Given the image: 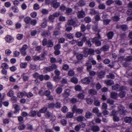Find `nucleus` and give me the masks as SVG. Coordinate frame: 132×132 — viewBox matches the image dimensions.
I'll use <instances>...</instances> for the list:
<instances>
[{
	"mask_svg": "<svg viewBox=\"0 0 132 132\" xmlns=\"http://www.w3.org/2000/svg\"><path fill=\"white\" fill-rule=\"evenodd\" d=\"M92 41L94 43H95V45L96 46H100L101 45V42L98 40L97 37H94L92 39Z\"/></svg>",
	"mask_w": 132,
	"mask_h": 132,
	"instance_id": "nucleus-9",
	"label": "nucleus"
},
{
	"mask_svg": "<svg viewBox=\"0 0 132 132\" xmlns=\"http://www.w3.org/2000/svg\"><path fill=\"white\" fill-rule=\"evenodd\" d=\"M98 8L100 9H105V5L103 4H101L99 5Z\"/></svg>",
	"mask_w": 132,
	"mask_h": 132,
	"instance_id": "nucleus-48",
	"label": "nucleus"
},
{
	"mask_svg": "<svg viewBox=\"0 0 132 132\" xmlns=\"http://www.w3.org/2000/svg\"><path fill=\"white\" fill-rule=\"evenodd\" d=\"M109 48V46L108 45H106L103 46L102 48L100 49L101 51H108Z\"/></svg>",
	"mask_w": 132,
	"mask_h": 132,
	"instance_id": "nucleus-19",
	"label": "nucleus"
},
{
	"mask_svg": "<svg viewBox=\"0 0 132 132\" xmlns=\"http://www.w3.org/2000/svg\"><path fill=\"white\" fill-rule=\"evenodd\" d=\"M47 87L50 89H52L53 88V86L52 84L50 82H48L47 83Z\"/></svg>",
	"mask_w": 132,
	"mask_h": 132,
	"instance_id": "nucleus-42",
	"label": "nucleus"
},
{
	"mask_svg": "<svg viewBox=\"0 0 132 132\" xmlns=\"http://www.w3.org/2000/svg\"><path fill=\"white\" fill-rule=\"evenodd\" d=\"M46 54L45 53H44L41 54L39 56H40V60H44L45 58V55Z\"/></svg>",
	"mask_w": 132,
	"mask_h": 132,
	"instance_id": "nucleus-50",
	"label": "nucleus"
},
{
	"mask_svg": "<svg viewBox=\"0 0 132 132\" xmlns=\"http://www.w3.org/2000/svg\"><path fill=\"white\" fill-rule=\"evenodd\" d=\"M91 19L89 17H86L85 18L84 21L86 23H88L91 21Z\"/></svg>",
	"mask_w": 132,
	"mask_h": 132,
	"instance_id": "nucleus-45",
	"label": "nucleus"
},
{
	"mask_svg": "<svg viewBox=\"0 0 132 132\" xmlns=\"http://www.w3.org/2000/svg\"><path fill=\"white\" fill-rule=\"evenodd\" d=\"M113 121L115 122L118 121L119 120V118L116 115H113Z\"/></svg>",
	"mask_w": 132,
	"mask_h": 132,
	"instance_id": "nucleus-47",
	"label": "nucleus"
},
{
	"mask_svg": "<svg viewBox=\"0 0 132 132\" xmlns=\"http://www.w3.org/2000/svg\"><path fill=\"white\" fill-rule=\"evenodd\" d=\"M48 41L47 40V39L46 38H44L42 41V45L43 46L46 45Z\"/></svg>",
	"mask_w": 132,
	"mask_h": 132,
	"instance_id": "nucleus-56",
	"label": "nucleus"
},
{
	"mask_svg": "<svg viewBox=\"0 0 132 132\" xmlns=\"http://www.w3.org/2000/svg\"><path fill=\"white\" fill-rule=\"evenodd\" d=\"M21 77L22 78L23 80L24 81L28 80L29 76L27 73H23L21 75Z\"/></svg>",
	"mask_w": 132,
	"mask_h": 132,
	"instance_id": "nucleus-12",
	"label": "nucleus"
},
{
	"mask_svg": "<svg viewBox=\"0 0 132 132\" xmlns=\"http://www.w3.org/2000/svg\"><path fill=\"white\" fill-rule=\"evenodd\" d=\"M85 119V117L82 116H79L77 117L76 118L77 120L79 122L82 121Z\"/></svg>",
	"mask_w": 132,
	"mask_h": 132,
	"instance_id": "nucleus-22",
	"label": "nucleus"
},
{
	"mask_svg": "<svg viewBox=\"0 0 132 132\" xmlns=\"http://www.w3.org/2000/svg\"><path fill=\"white\" fill-rule=\"evenodd\" d=\"M85 93L83 92L77 95V97L79 99H83L85 96Z\"/></svg>",
	"mask_w": 132,
	"mask_h": 132,
	"instance_id": "nucleus-26",
	"label": "nucleus"
},
{
	"mask_svg": "<svg viewBox=\"0 0 132 132\" xmlns=\"http://www.w3.org/2000/svg\"><path fill=\"white\" fill-rule=\"evenodd\" d=\"M62 91V88L60 87H58L56 90V91L57 93L60 94L61 93Z\"/></svg>",
	"mask_w": 132,
	"mask_h": 132,
	"instance_id": "nucleus-37",
	"label": "nucleus"
},
{
	"mask_svg": "<svg viewBox=\"0 0 132 132\" xmlns=\"http://www.w3.org/2000/svg\"><path fill=\"white\" fill-rule=\"evenodd\" d=\"M26 127V126L24 124H22L20 125L18 128V129L20 130H22L24 129Z\"/></svg>",
	"mask_w": 132,
	"mask_h": 132,
	"instance_id": "nucleus-53",
	"label": "nucleus"
},
{
	"mask_svg": "<svg viewBox=\"0 0 132 132\" xmlns=\"http://www.w3.org/2000/svg\"><path fill=\"white\" fill-rule=\"evenodd\" d=\"M51 93L50 91L48 90H46L44 92V95L46 96H48Z\"/></svg>",
	"mask_w": 132,
	"mask_h": 132,
	"instance_id": "nucleus-57",
	"label": "nucleus"
},
{
	"mask_svg": "<svg viewBox=\"0 0 132 132\" xmlns=\"http://www.w3.org/2000/svg\"><path fill=\"white\" fill-rule=\"evenodd\" d=\"M71 81L74 84H76L78 83V79L76 77H73L71 79Z\"/></svg>",
	"mask_w": 132,
	"mask_h": 132,
	"instance_id": "nucleus-29",
	"label": "nucleus"
},
{
	"mask_svg": "<svg viewBox=\"0 0 132 132\" xmlns=\"http://www.w3.org/2000/svg\"><path fill=\"white\" fill-rule=\"evenodd\" d=\"M44 69L45 70L48 72H50L52 70V69L51 66L45 68Z\"/></svg>",
	"mask_w": 132,
	"mask_h": 132,
	"instance_id": "nucleus-51",
	"label": "nucleus"
},
{
	"mask_svg": "<svg viewBox=\"0 0 132 132\" xmlns=\"http://www.w3.org/2000/svg\"><path fill=\"white\" fill-rule=\"evenodd\" d=\"M120 85L118 84H116L112 86V90H115L118 89Z\"/></svg>",
	"mask_w": 132,
	"mask_h": 132,
	"instance_id": "nucleus-38",
	"label": "nucleus"
},
{
	"mask_svg": "<svg viewBox=\"0 0 132 132\" xmlns=\"http://www.w3.org/2000/svg\"><path fill=\"white\" fill-rule=\"evenodd\" d=\"M106 77L107 78H110L111 79H114L115 78L114 75L112 73H109V75H106Z\"/></svg>",
	"mask_w": 132,
	"mask_h": 132,
	"instance_id": "nucleus-32",
	"label": "nucleus"
},
{
	"mask_svg": "<svg viewBox=\"0 0 132 132\" xmlns=\"http://www.w3.org/2000/svg\"><path fill=\"white\" fill-rule=\"evenodd\" d=\"M72 111L73 113L75 112L79 114H81L84 112L82 109L78 108L76 106L74 105L73 106Z\"/></svg>",
	"mask_w": 132,
	"mask_h": 132,
	"instance_id": "nucleus-2",
	"label": "nucleus"
},
{
	"mask_svg": "<svg viewBox=\"0 0 132 132\" xmlns=\"http://www.w3.org/2000/svg\"><path fill=\"white\" fill-rule=\"evenodd\" d=\"M47 110V108L44 107L43 108L39 110V111L42 113H44Z\"/></svg>",
	"mask_w": 132,
	"mask_h": 132,
	"instance_id": "nucleus-61",
	"label": "nucleus"
},
{
	"mask_svg": "<svg viewBox=\"0 0 132 132\" xmlns=\"http://www.w3.org/2000/svg\"><path fill=\"white\" fill-rule=\"evenodd\" d=\"M95 5V3L94 1L90 2L89 4V6L91 8L94 7Z\"/></svg>",
	"mask_w": 132,
	"mask_h": 132,
	"instance_id": "nucleus-55",
	"label": "nucleus"
},
{
	"mask_svg": "<svg viewBox=\"0 0 132 132\" xmlns=\"http://www.w3.org/2000/svg\"><path fill=\"white\" fill-rule=\"evenodd\" d=\"M119 112L121 114L125 115L127 112L125 110V108L122 105H120L118 107Z\"/></svg>",
	"mask_w": 132,
	"mask_h": 132,
	"instance_id": "nucleus-5",
	"label": "nucleus"
},
{
	"mask_svg": "<svg viewBox=\"0 0 132 132\" xmlns=\"http://www.w3.org/2000/svg\"><path fill=\"white\" fill-rule=\"evenodd\" d=\"M105 83L107 85L111 86L114 84V82L113 81L111 80H106L104 81Z\"/></svg>",
	"mask_w": 132,
	"mask_h": 132,
	"instance_id": "nucleus-21",
	"label": "nucleus"
},
{
	"mask_svg": "<svg viewBox=\"0 0 132 132\" xmlns=\"http://www.w3.org/2000/svg\"><path fill=\"white\" fill-rule=\"evenodd\" d=\"M52 4L53 7L55 9L57 8L60 5V3L57 1V0H52Z\"/></svg>",
	"mask_w": 132,
	"mask_h": 132,
	"instance_id": "nucleus-8",
	"label": "nucleus"
},
{
	"mask_svg": "<svg viewBox=\"0 0 132 132\" xmlns=\"http://www.w3.org/2000/svg\"><path fill=\"white\" fill-rule=\"evenodd\" d=\"M126 61H129L132 60V55L126 56L125 59Z\"/></svg>",
	"mask_w": 132,
	"mask_h": 132,
	"instance_id": "nucleus-43",
	"label": "nucleus"
},
{
	"mask_svg": "<svg viewBox=\"0 0 132 132\" xmlns=\"http://www.w3.org/2000/svg\"><path fill=\"white\" fill-rule=\"evenodd\" d=\"M84 56V55L81 53L78 54L76 56L77 59L79 60H82Z\"/></svg>",
	"mask_w": 132,
	"mask_h": 132,
	"instance_id": "nucleus-36",
	"label": "nucleus"
},
{
	"mask_svg": "<svg viewBox=\"0 0 132 132\" xmlns=\"http://www.w3.org/2000/svg\"><path fill=\"white\" fill-rule=\"evenodd\" d=\"M31 19L30 17H27L25 18L24 21L27 24H29L31 22Z\"/></svg>",
	"mask_w": 132,
	"mask_h": 132,
	"instance_id": "nucleus-31",
	"label": "nucleus"
},
{
	"mask_svg": "<svg viewBox=\"0 0 132 132\" xmlns=\"http://www.w3.org/2000/svg\"><path fill=\"white\" fill-rule=\"evenodd\" d=\"M60 122L61 124L64 126H65L67 123V121L65 119H62L61 120Z\"/></svg>",
	"mask_w": 132,
	"mask_h": 132,
	"instance_id": "nucleus-64",
	"label": "nucleus"
},
{
	"mask_svg": "<svg viewBox=\"0 0 132 132\" xmlns=\"http://www.w3.org/2000/svg\"><path fill=\"white\" fill-rule=\"evenodd\" d=\"M121 28L123 31H125L127 30L128 27L126 25H121Z\"/></svg>",
	"mask_w": 132,
	"mask_h": 132,
	"instance_id": "nucleus-63",
	"label": "nucleus"
},
{
	"mask_svg": "<svg viewBox=\"0 0 132 132\" xmlns=\"http://www.w3.org/2000/svg\"><path fill=\"white\" fill-rule=\"evenodd\" d=\"M81 31L82 32H84L86 30V27L85 25L84 24H82L81 25L80 27Z\"/></svg>",
	"mask_w": 132,
	"mask_h": 132,
	"instance_id": "nucleus-59",
	"label": "nucleus"
},
{
	"mask_svg": "<svg viewBox=\"0 0 132 132\" xmlns=\"http://www.w3.org/2000/svg\"><path fill=\"white\" fill-rule=\"evenodd\" d=\"M93 81V78L90 76L86 77L82 80V83L86 84H88L90 82Z\"/></svg>",
	"mask_w": 132,
	"mask_h": 132,
	"instance_id": "nucleus-1",
	"label": "nucleus"
},
{
	"mask_svg": "<svg viewBox=\"0 0 132 132\" xmlns=\"http://www.w3.org/2000/svg\"><path fill=\"white\" fill-rule=\"evenodd\" d=\"M67 24L68 25L73 26L74 27H76V26L75 22L72 19H70L68 20L67 23Z\"/></svg>",
	"mask_w": 132,
	"mask_h": 132,
	"instance_id": "nucleus-11",
	"label": "nucleus"
},
{
	"mask_svg": "<svg viewBox=\"0 0 132 132\" xmlns=\"http://www.w3.org/2000/svg\"><path fill=\"white\" fill-rule=\"evenodd\" d=\"M126 94V93L125 92L121 91L119 93V95L120 97H123L125 96Z\"/></svg>",
	"mask_w": 132,
	"mask_h": 132,
	"instance_id": "nucleus-54",
	"label": "nucleus"
},
{
	"mask_svg": "<svg viewBox=\"0 0 132 132\" xmlns=\"http://www.w3.org/2000/svg\"><path fill=\"white\" fill-rule=\"evenodd\" d=\"M77 15L79 18H82L85 16V13L82 10H81L78 12Z\"/></svg>",
	"mask_w": 132,
	"mask_h": 132,
	"instance_id": "nucleus-10",
	"label": "nucleus"
},
{
	"mask_svg": "<svg viewBox=\"0 0 132 132\" xmlns=\"http://www.w3.org/2000/svg\"><path fill=\"white\" fill-rule=\"evenodd\" d=\"M114 35L113 32L112 31H110L107 34L108 38L109 39H111L113 37Z\"/></svg>",
	"mask_w": 132,
	"mask_h": 132,
	"instance_id": "nucleus-27",
	"label": "nucleus"
},
{
	"mask_svg": "<svg viewBox=\"0 0 132 132\" xmlns=\"http://www.w3.org/2000/svg\"><path fill=\"white\" fill-rule=\"evenodd\" d=\"M111 97L112 98L116 99L117 97V95L116 93L115 92H112L111 94Z\"/></svg>",
	"mask_w": 132,
	"mask_h": 132,
	"instance_id": "nucleus-35",
	"label": "nucleus"
},
{
	"mask_svg": "<svg viewBox=\"0 0 132 132\" xmlns=\"http://www.w3.org/2000/svg\"><path fill=\"white\" fill-rule=\"evenodd\" d=\"M82 40L83 43H85V44L87 46L89 47L91 46L92 44L90 41L89 38L88 37L84 36L82 38Z\"/></svg>",
	"mask_w": 132,
	"mask_h": 132,
	"instance_id": "nucleus-4",
	"label": "nucleus"
},
{
	"mask_svg": "<svg viewBox=\"0 0 132 132\" xmlns=\"http://www.w3.org/2000/svg\"><path fill=\"white\" fill-rule=\"evenodd\" d=\"M70 90L69 89H65L64 91L65 93L62 94L63 96V97H67L70 94Z\"/></svg>",
	"mask_w": 132,
	"mask_h": 132,
	"instance_id": "nucleus-13",
	"label": "nucleus"
},
{
	"mask_svg": "<svg viewBox=\"0 0 132 132\" xmlns=\"http://www.w3.org/2000/svg\"><path fill=\"white\" fill-rule=\"evenodd\" d=\"M103 67L101 63H97L96 64V67L98 69H100Z\"/></svg>",
	"mask_w": 132,
	"mask_h": 132,
	"instance_id": "nucleus-44",
	"label": "nucleus"
},
{
	"mask_svg": "<svg viewBox=\"0 0 132 132\" xmlns=\"http://www.w3.org/2000/svg\"><path fill=\"white\" fill-rule=\"evenodd\" d=\"M37 113L35 111L31 110L29 114V116L33 117H35Z\"/></svg>",
	"mask_w": 132,
	"mask_h": 132,
	"instance_id": "nucleus-24",
	"label": "nucleus"
},
{
	"mask_svg": "<svg viewBox=\"0 0 132 132\" xmlns=\"http://www.w3.org/2000/svg\"><path fill=\"white\" fill-rule=\"evenodd\" d=\"M69 65L67 64L63 65L62 66V69L64 70L68 71L69 68Z\"/></svg>",
	"mask_w": 132,
	"mask_h": 132,
	"instance_id": "nucleus-34",
	"label": "nucleus"
},
{
	"mask_svg": "<svg viewBox=\"0 0 132 132\" xmlns=\"http://www.w3.org/2000/svg\"><path fill=\"white\" fill-rule=\"evenodd\" d=\"M93 116L92 114L89 111L86 112L85 115V117L87 118H92Z\"/></svg>",
	"mask_w": 132,
	"mask_h": 132,
	"instance_id": "nucleus-14",
	"label": "nucleus"
},
{
	"mask_svg": "<svg viewBox=\"0 0 132 132\" xmlns=\"http://www.w3.org/2000/svg\"><path fill=\"white\" fill-rule=\"evenodd\" d=\"M28 47L27 45H24L20 49V52L21 55L23 56H25L27 54L26 50Z\"/></svg>",
	"mask_w": 132,
	"mask_h": 132,
	"instance_id": "nucleus-3",
	"label": "nucleus"
},
{
	"mask_svg": "<svg viewBox=\"0 0 132 132\" xmlns=\"http://www.w3.org/2000/svg\"><path fill=\"white\" fill-rule=\"evenodd\" d=\"M100 128L98 126H94L92 128V130L93 131H97L100 130Z\"/></svg>",
	"mask_w": 132,
	"mask_h": 132,
	"instance_id": "nucleus-28",
	"label": "nucleus"
},
{
	"mask_svg": "<svg viewBox=\"0 0 132 132\" xmlns=\"http://www.w3.org/2000/svg\"><path fill=\"white\" fill-rule=\"evenodd\" d=\"M5 39L7 42L9 43L12 42L14 40L13 38L10 35L6 36L5 37Z\"/></svg>",
	"mask_w": 132,
	"mask_h": 132,
	"instance_id": "nucleus-7",
	"label": "nucleus"
},
{
	"mask_svg": "<svg viewBox=\"0 0 132 132\" xmlns=\"http://www.w3.org/2000/svg\"><path fill=\"white\" fill-rule=\"evenodd\" d=\"M89 93L90 94L92 95H96L97 94L96 91L94 89H90L89 91Z\"/></svg>",
	"mask_w": 132,
	"mask_h": 132,
	"instance_id": "nucleus-39",
	"label": "nucleus"
},
{
	"mask_svg": "<svg viewBox=\"0 0 132 132\" xmlns=\"http://www.w3.org/2000/svg\"><path fill=\"white\" fill-rule=\"evenodd\" d=\"M77 5L80 7H82L86 5V3L82 1H79L77 3Z\"/></svg>",
	"mask_w": 132,
	"mask_h": 132,
	"instance_id": "nucleus-23",
	"label": "nucleus"
},
{
	"mask_svg": "<svg viewBox=\"0 0 132 132\" xmlns=\"http://www.w3.org/2000/svg\"><path fill=\"white\" fill-rule=\"evenodd\" d=\"M40 56L35 55L33 57V59L35 61L40 60Z\"/></svg>",
	"mask_w": 132,
	"mask_h": 132,
	"instance_id": "nucleus-46",
	"label": "nucleus"
},
{
	"mask_svg": "<svg viewBox=\"0 0 132 132\" xmlns=\"http://www.w3.org/2000/svg\"><path fill=\"white\" fill-rule=\"evenodd\" d=\"M111 21V20L108 19H106L103 20V21L104 25H105L109 24Z\"/></svg>",
	"mask_w": 132,
	"mask_h": 132,
	"instance_id": "nucleus-30",
	"label": "nucleus"
},
{
	"mask_svg": "<svg viewBox=\"0 0 132 132\" xmlns=\"http://www.w3.org/2000/svg\"><path fill=\"white\" fill-rule=\"evenodd\" d=\"M97 14V12L94 9H92L91 10L90 12V14L92 15H95Z\"/></svg>",
	"mask_w": 132,
	"mask_h": 132,
	"instance_id": "nucleus-62",
	"label": "nucleus"
},
{
	"mask_svg": "<svg viewBox=\"0 0 132 132\" xmlns=\"http://www.w3.org/2000/svg\"><path fill=\"white\" fill-rule=\"evenodd\" d=\"M93 100L90 98L86 99V102L87 103L89 104H91L93 103Z\"/></svg>",
	"mask_w": 132,
	"mask_h": 132,
	"instance_id": "nucleus-58",
	"label": "nucleus"
},
{
	"mask_svg": "<svg viewBox=\"0 0 132 132\" xmlns=\"http://www.w3.org/2000/svg\"><path fill=\"white\" fill-rule=\"evenodd\" d=\"M75 74L74 71L73 70L70 69L68 71L67 73V75L68 76L70 77L73 76Z\"/></svg>",
	"mask_w": 132,
	"mask_h": 132,
	"instance_id": "nucleus-20",
	"label": "nucleus"
},
{
	"mask_svg": "<svg viewBox=\"0 0 132 132\" xmlns=\"http://www.w3.org/2000/svg\"><path fill=\"white\" fill-rule=\"evenodd\" d=\"M105 74V72L104 71H101L98 72L97 74V80H99L103 78L104 77Z\"/></svg>",
	"mask_w": 132,
	"mask_h": 132,
	"instance_id": "nucleus-6",
	"label": "nucleus"
},
{
	"mask_svg": "<svg viewBox=\"0 0 132 132\" xmlns=\"http://www.w3.org/2000/svg\"><path fill=\"white\" fill-rule=\"evenodd\" d=\"M119 15H115L112 17V20L114 21H119L120 19Z\"/></svg>",
	"mask_w": 132,
	"mask_h": 132,
	"instance_id": "nucleus-33",
	"label": "nucleus"
},
{
	"mask_svg": "<svg viewBox=\"0 0 132 132\" xmlns=\"http://www.w3.org/2000/svg\"><path fill=\"white\" fill-rule=\"evenodd\" d=\"M124 121L127 123H130L132 120V118L131 117H126L124 118Z\"/></svg>",
	"mask_w": 132,
	"mask_h": 132,
	"instance_id": "nucleus-15",
	"label": "nucleus"
},
{
	"mask_svg": "<svg viewBox=\"0 0 132 132\" xmlns=\"http://www.w3.org/2000/svg\"><path fill=\"white\" fill-rule=\"evenodd\" d=\"M54 73L56 75V76H55V77L58 79H59V76L61 74L60 71L57 69H56L55 70Z\"/></svg>",
	"mask_w": 132,
	"mask_h": 132,
	"instance_id": "nucleus-17",
	"label": "nucleus"
},
{
	"mask_svg": "<svg viewBox=\"0 0 132 132\" xmlns=\"http://www.w3.org/2000/svg\"><path fill=\"white\" fill-rule=\"evenodd\" d=\"M66 13L68 14H70L72 11V9L71 8L68 7L66 10Z\"/></svg>",
	"mask_w": 132,
	"mask_h": 132,
	"instance_id": "nucleus-40",
	"label": "nucleus"
},
{
	"mask_svg": "<svg viewBox=\"0 0 132 132\" xmlns=\"http://www.w3.org/2000/svg\"><path fill=\"white\" fill-rule=\"evenodd\" d=\"M75 89L76 91H80L81 90V87L79 85H77L75 87Z\"/></svg>",
	"mask_w": 132,
	"mask_h": 132,
	"instance_id": "nucleus-52",
	"label": "nucleus"
},
{
	"mask_svg": "<svg viewBox=\"0 0 132 132\" xmlns=\"http://www.w3.org/2000/svg\"><path fill=\"white\" fill-rule=\"evenodd\" d=\"M54 45L53 43L51 40L49 39L48 40L47 47H52Z\"/></svg>",
	"mask_w": 132,
	"mask_h": 132,
	"instance_id": "nucleus-16",
	"label": "nucleus"
},
{
	"mask_svg": "<svg viewBox=\"0 0 132 132\" xmlns=\"http://www.w3.org/2000/svg\"><path fill=\"white\" fill-rule=\"evenodd\" d=\"M81 128V126L80 124H79L78 125L76 126L74 128V129L76 131H79Z\"/></svg>",
	"mask_w": 132,
	"mask_h": 132,
	"instance_id": "nucleus-49",
	"label": "nucleus"
},
{
	"mask_svg": "<svg viewBox=\"0 0 132 132\" xmlns=\"http://www.w3.org/2000/svg\"><path fill=\"white\" fill-rule=\"evenodd\" d=\"M85 65L87 66V71L89 72L91 71L92 68V65L91 64H89L88 62H86L85 64Z\"/></svg>",
	"mask_w": 132,
	"mask_h": 132,
	"instance_id": "nucleus-18",
	"label": "nucleus"
},
{
	"mask_svg": "<svg viewBox=\"0 0 132 132\" xmlns=\"http://www.w3.org/2000/svg\"><path fill=\"white\" fill-rule=\"evenodd\" d=\"M61 48V45L59 44H57L54 47V49L55 50H59Z\"/></svg>",
	"mask_w": 132,
	"mask_h": 132,
	"instance_id": "nucleus-41",
	"label": "nucleus"
},
{
	"mask_svg": "<svg viewBox=\"0 0 132 132\" xmlns=\"http://www.w3.org/2000/svg\"><path fill=\"white\" fill-rule=\"evenodd\" d=\"M107 103L113 105L114 103V101L112 100L109 98L107 100Z\"/></svg>",
	"mask_w": 132,
	"mask_h": 132,
	"instance_id": "nucleus-60",
	"label": "nucleus"
},
{
	"mask_svg": "<svg viewBox=\"0 0 132 132\" xmlns=\"http://www.w3.org/2000/svg\"><path fill=\"white\" fill-rule=\"evenodd\" d=\"M74 113L69 112H68L66 114V117L68 118H72L73 115Z\"/></svg>",
	"mask_w": 132,
	"mask_h": 132,
	"instance_id": "nucleus-25",
	"label": "nucleus"
}]
</instances>
